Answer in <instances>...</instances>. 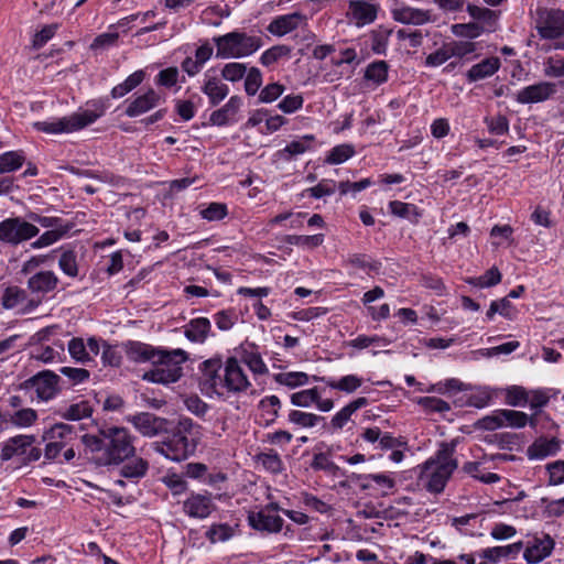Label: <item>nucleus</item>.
I'll list each match as a JSON object with an SVG mask.
<instances>
[{"label":"nucleus","instance_id":"1","mask_svg":"<svg viewBox=\"0 0 564 564\" xmlns=\"http://www.w3.org/2000/svg\"><path fill=\"white\" fill-rule=\"evenodd\" d=\"M74 224L59 217L30 213L28 217L12 216L0 221V243L17 248L34 238L31 249L47 248L68 236Z\"/></svg>","mask_w":564,"mask_h":564},{"label":"nucleus","instance_id":"2","mask_svg":"<svg viewBox=\"0 0 564 564\" xmlns=\"http://www.w3.org/2000/svg\"><path fill=\"white\" fill-rule=\"evenodd\" d=\"M200 390L206 395L240 397L252 389V383L237 357L205 360L200 366Z\"/></svg>","mask_w":564,"mask_h":564},{"label":"nucleus","instance_id":"3","mask_svg":"<svg viewBox=\"0 0 564 564\" xmlns=\"http://www.w3.org/2000/svg\"><path fill=\"white\" fill-rule=\"evenodd\" d=\"M134 436L124 427L102 429L99 435L85 434L82 442L97 466L120 465L135 454Z\"/></svg>","mask_w":564,"mask_h":564},{"label":"nucleus","instance_id":"4","mask_svg":"<svg viewBox=\"0 0 564 564\" xmlns=\"http://www.w3.org/2000/svg\"><path fill=\"white\" fill-rule=\"evenodd\" d=\"M455 446L448 443H442L437 452L419 465V484L431 494H441L444 491L449 478L458 467V462L454 457Z\"/></svg>","mask_w":564,"mask_h":564},{"label":"nucleus","instance_id":"5","mask_svg":"<svg viewBox=\"0 0 564 564\" xmlns=\"http://www.w3.org/2000/svg\"><path fill=\"white\" fill-rule=\"evenodd\" d=\"M88 108L83 111L73 112L69 116L36 121L33 127L41 132L50 134L72 133L84 129L102 117L108 108L104 99H95L87 104Z\"/></svg>","mask_w":564,"mask_h":564},{"label":"nucleus","instance_id":"6","mask_svg":"<svg viewBox=\"0 0 564 564\" xmlns=\"http://www.w3.org/2000/svg\"><path fill=\"white\" fill-rule=\"evenodd\" d=\"M161 352L153 361L154 368L145 371L142 379L161 384L174 383L183 376L182 365L188 359V355L181 348H162Z\"/></svg>","mask_w":564,"mask_h":564},{"label":"nucleus","instance_id":"7","mask_svg":"<svg viewBox=\"0 0 564 564\" xmlns=\"http://www.w3.org/2000/svg\"><path fill=\"white\" fill-rule=\"evenodd\" d=\"M216 57L221 59L243 58L256 53L262 45V39L242 31H232L213 37Z\"/></svg>","mask_w":564,"mask_h":564},{"label":"nucleus","instance_id":"8","mask_svg":"<svg viewBox=\"0 0 564 564\" xmlns=\"http://www.w3.org/2000/svg\"><path fill=\"white\" fill-rule=\"evenodd\" d=\"M35 442L34 435H17L8 438L1 445V460L8 462L13 457H20L23 465L37 462L42 456V451L34 446Z\"/></svg>","mask_w":564,"mask_h":564},{"label":"nucleus","instance_id":"9","mask_svg":"<svg viewBox=\"0 0 564 564\" xmlns=\"http://www.w3.org/2000/svg\"><path fill=\"white\" fill-rule=\"evenodd\" d=\"M534 28L543 40H557L564 36V10L546 7L536 8Z\"/></svg>","mask_w":564,"mask_h":564},{"label":"nucleus","instance_id":"10","mask_svg":"<svg viewBox=\"0 0 564 564\" xmlns=\"http://www.w3.org/2000/svg\"><path fill=\"white\" fill-rule=\"evenodd\" d=\"M151 446L154 452L173 462L187 459L196 449V444L181 431H175L164 441L153 442Z\"/></svg>","mask_w":564,"mask_h":564},{"label":"nucleus","instance_id":"11","mask_svg":"<svg viewBox=\"0 0 564 564\" xmlns=\"http://www.w3.org/2000/svg\"><path fill=\"white\" fill-rule=\"evenodd\" d=\"M58 375L51 370H43L26 379L20 384V389L24 391H34L36 399L40 401H50L59 392Z\"/></svg>","mask_w":564,"mask_h":564},{"label":"nucleus","instance_id":"12","mask_svg":"<svg viewBox=\"0 0 564 564\" xmlns=\"http://www.w3.org/2000/svg\"><path fill=\"white\" fill-rule=\"evenodd\" d=\"M59 279L54 271L41 270L28 279L26 288L40 307L56 291Z\"/></svg>","mask_w":564,"mask_h":564},{"label":"nucleus","instance_id":"13","mask_svg":"<svg viewBox=\"0 0 564 564\" xmlns=\"http://www.w3.org/2000/svg\"><path fill=\"white\" fill-rule=\"evenodd\" d=\"M523 545V558L527 564H538L549 557L555 546L554 539L544 532L528 535L525 541H520Z\"/></svg>","mask_w":564,"mask_h":564},{"label":"nucleus","instance_id":"14","mask_svg":"<svg viewBox=\"0 0 564 564\" xmlns=\"http://www.w3.org/2000/svg\"><path fill=\"white\" fill-rule=\"evenodd\" d=\"M0 302L4 310L14 311L19 315H28L39 308L28 288L22 289L18 285L7 286Z\"/></svg>","mask_w":564,"mask_h":564},{"label":"nucleus","instance_id":"15","mask_svg":"<svg viewBox=\"0 0 564 564\" xmlns=\"http://www.w3.org/2000/svg\"><path fill=\"white\" fill-rule=\"evenodd\" d=\"M101 349V339L90 336L85 341L82 337H73L67 344L70 358L80 365H88L95 360Z\"/></svg>","mask_w":564,"mask_h":564},{"label":"nucleus","instance_id":"16","mask_svg":"<svg viewBox=\"0 0 564 564\" xmlns=\"http://www.w3.org/2000/svg\"><path fill=\"white\" fill-rule=\"evenodd\" d=\"M164 101L165 99L159 91L153 88H148L141 94L133 95L126 101L127 107L124 109V115L129 118H135L155 109Z\"/></svg>","mask_w":564,"mask_h":564},{"label":"nucleus","instance_id":"17","mask_svg":"<svg viewBox=\"0 0 564 564\" xmlns=\"http://www.w3.org/2000/svg\"><path fill=\"white\" fill-rule=\"evenodd\" d=\"M376 0H349L346 18L357 28L371 24L378 15Z\"/></svg>","mask_w":564,"mask_h":564},{"label":"nucleus","instance_id":"18","mask_svg":"<svg viewBox=\"0 0 564 564\" xmlns=\"http://www.w3.org/2000/svg\"><path fill=\"white\" fill-rule=\"evenodd\" d=\"M556 94V84L552 82H539L517 91L514 99L518 104H538L552 98Z\"/></svg>","mask_w":564,"mask_h":564},{"label":"nucleus","instance_id":"19","mask_svg":"<svg viewBox=\"0 0 564 564\" xmlns=\"http://www.w3.org/2000/svg\"><path fill=\"white\" fill-rule=\"evenodd\" d=\"M200 90L207 96L210 106L219 105L229 95L228 85L213 68L204 73Z\"/></svg>","mask_w":564,"mask_h":564},{"label":"nucleus","instance_id":"20","mask_svg":"<svg viewBox=\"0 0 564 564\" xmlns=\"http://www.w3.org/2000/svg\"><path fill=\"white\" fill-rule=\"evenodd\" d=\"M360 437L365 442L376 444V448L380 451H391L395 447L409 448L404 437H394L391 433L382 432L377 426L365 429Z\"/></svg>","mask_w":564,"mask_h":564},{"label":"nucleus","instance_id":"21","mask_svg":"<svg viewBox=\"0 0 564 564\" xmlns=\"http://www.w3.org/2000/svg\"><path fill=\"white\" fill-rule=\"evenodd\" d=\"M247 519L252 529L269 534L279 533L284 523L279 514L270 513L268 509L262 508L258 511H249Z\"/></svg>","mask_w":564,"mask_h":564},{"label":"nucleus","instance_id":"22","mask_svg":"<svg viewBox=\"0 0 564 564\" xmlns=\"http://www.w3.org/2000/svg\"><path fill=\"white\" fill-rule=\"evenodd\" d=\"M129 421L143 436L147 437H153L164 432L167 423L165 419L148 412L138 413Z\"/></svg>","mask_w":564,"mask_h":564},{"label":"nucleus","instance_id":"23","mask_svg":"<svg viewBox=\"0 0 564 564\" xmlns=\"http://www.w3.org/2000/svg\"><path fill=\"white\" fill-rule=\"evenodd\" d=\"M392 19L402 24L423 25L433 22L432 12L412 8L406 4H400L392 9Z\"/></svg>","mask_w":564,"mask_h":564},{"label":"nucleus","instance_id":"24","mask_svg":"<svg viewBox=\"0 0 564 564\" xmlns=\"http://www.w3.org/2000/svg\"><path fill=\"white\" fill-rule=\"evenodd\" d=\"M240 365H245L254 376H264L269 372V369L254 344H248L241 346L239 350Z\"/></svg>","mask_w":564,"mask_h":564},{"label":"nucleus","instance_id":"25","mask_svg":"<svg viewBox=\"0 0 564 564\" xmlns=\"http://www.w3.org/2000/svg\"><path fill=\"white\" fill-rule=\"evenodd\" d=\"M214 510V503L208 496L191 494L183 502V511L191 518L205 519Z\"/></svg>","mask_w":564,"mask_h":564},{"label":"nucleus","instance_id":"26","mask_svg":"<svg viewBox=\"0 0 564 564\" xmlns=\"http://www.w3.org/2000/svg\"><path fill=\"white\" fill-rule=\"evenodd\" d=\"M360 479L362 489H377L382 496L391 494L397 485L393 473L367 474L361 476Z\"/></svg>","mask_w":564,"mask_h":564},{"label":"nucleus","instance_id":"27","mask_svg":"<svg viewBox=\"0 0 564 564\" xmlns=\"http://www.w3.org/2000/svg\"><path fill=\"white\" fill-rule=\"evenodd\" d=\"M161 349V347H154L137 340H129L124 344L127 357L134 362H153L159 354H162Z\"/></svg>","mask_w":564,"mask_h":564},{"label":"nucleus","instance_id":"28","mask_svg":"<svg viewBox=\"0 0 564 564\" xmlns=\"http://www.w3.org/2000/svg\"><path fill=\"white\" fill-rule=\"evenodd\" d=\"M468 14L485 29V33L496 32L500 11H495L485 7L468 3L466 8Z\"/></svg>","mask_w":564,"mask_h":564},{"label":"nucleus","instance_id":"29","mask_svg":"<svg viewBox=\"0 0 564 564\" xmlns=\"http://www.w3.org/2000/svg\"><path fill=\"white\" fill-rule=\"evenodd\" d=\"M183 328L184 336L195 344H204L212 334V324L207 317L193 318Z\"/></svg>","mask_w":564,"mask_h":564},{"label":"nucleus","instance_id":"30","mask_svg":"<svg viewBox=\"0 0 564 564\" xmlns=\"http://www.w3.org/2000/svg\"><path fill=\"white\" fill-rule=\"evenodd\" d=\"M522 549L521 542H516L503 546L484 549L480 551L479 556L489 564H497L503 558H516Z\"/></svg>","mask_w":564,"mask_h":564},{"label":"nucleus","instance_id":"31","mask_svg":"<svg viewBox=\"0 0 564 564\" xmlns=\"http://www.w3.org/2000/svg\"><path fill=\"white\" fill-rule=\"evenodd\" d=\"M303 21L304 17L299 12L280 15L270 22L268 31L273 35L283 36L296 30Z\"/></svg>","mask_w":564,"mask_h":564},{"label":"nucleus","instance_id":"32","mask_svg":"<svg viewBox=\"0 0 564 564\" xmlns=\"http://www.w3.org/2000/svg\"><path fill=\"white\" fill-rule=\"evenodd\" d=\"M313 380L321 381L325 383L326 387L345 392L347 394L357 391L362 386L364 382L362 378L356 375H347L339 379L313 376Z\"/></svg>","mask_w":564,"mask_h":564},{"label":"nucleus","instance_id":"33","mask_svg":"<svg viewBox=\"0 0 564 564\" xmlns=\"http://www.w3.org/2000/svg\"><path fill=\"white\" fill-rule=\"evenodd\" d=\"M501 62L499 57L491 56L473 65L466 73V79L469 83L478 82L492 76L499 70Z\"/></svg>","mask_w":564,"mask_h":564},{"label":"nucleus","instance_id":"34","mask_svg":"<svg viewBox=\"0 0 564 564\" xmlns=\"http://www.w3.org/2000/svg\"><path fill=\"white\" fill-rule=\"evenodd\" d=\"M560 448L561 443L556 437H540L528 447V456L530 459H543L555 455Z\"/></svg>","mask_w":564,"mask_h":564},{"label":"nucleus","instance_id":"35","mask_svg":"<svg viewBox=\"0 0 564 564\" xmlns=\"http://www.w3.org/2000/svg\"><path fill=\"white\" fill-rule=\"evenodd\" d=\"M314 141L315 137L313 134H305L288 143L285 148L276 152V155L282 160L290 161L293 158L312 150Z\"/></svg>","mask_w":564,"mask_h":564},{"label":"nucleus","instance_id":"36","mask_svg":"<svg viewBox=\"0 0 564 564\" xmlns=\"http://www.w3.org/2000/svg\"><path fill=\"white\" fill-rule=\"evenodd\" d=\"M241 106V98L231 96L229 100L219 109L212 112L209 122L213 126L223 127L229 123L232 117L238 112Z\"/></svg>","mask_w":564,"mask_h":564},{"label":"nucleus","instance_id":"37","mask_svg":"<svg viewBox=\"0 0 564 564\" xmlns=\"http://www.w3.org/2000/svg\"><path fill=\"white\" fill-rule=\"evenodd\" d=\"M460 470L467 476L487 485L499 482L501 479L498 474L488 471L484 467L482 462H466Z\"/></svg>","mask_w":564,"mask_h":564},{"label":"nucleus","instance_id":"38","mask_svg":"<svg viewBox=\"0 0 564 564\" xmlns=\"http://www.w3.org/2000/svg\"><path fill=\"white\" fill-rule=\"evenodd\" d=\"M367 404L368 399L365 397H359L352 400L332 417L330 425L335 430H341L350 420L351 415L359 409L366 406Z\"/></svg>","mask_w":564,"mask_h":564},{"label":"nucleus","instance_id":"39","mask_svg":"<svg viewBox=\"0 0 564 564\" xmlns=\"http://www.w3.org/2000/svg\"><path fill=\"white\" fill-rule=\"evenodd\" d=\"M145 78V72L142 69L135 70L134 73L130 74L122 83L116 85L112 87L110 91V96L113 99H119L133 89H135L138 86H140Z\"/></svg>","mask_w":564,"mask_h":564},{"label":"nucleus","instance_id":"40","mask_svg":"<svg viewBox=\"0 0 564 564\" xmlns=\"http://www.w3.org/2000/svg\"><path fill=\"white\" fill-rule=\"evenodd\" d=\"M273 380L289 389L304 387L310 383V376L303 371H285L273 375Z\"/></svg>","mask_w":564,"mask_h":564},{"label":"nucleus","instance_id":"41","mask_svg":"<svg viewBox=\"0 0 564 564\" xmlns=\"http://www.w3.org/2000/svg\"><path fill=\"white\" fill-rule=\"evenodd\" d=\"M388 63L386 61H376L366 67L364 78L377 87L388 80Z\"/></svg>","mask_w":564,"mask_h":564},{"label":"nucleus","instance_id":"42","mask_svg":"<svg viewBox=\"0 0 564 564\" xmlns=\"http://www.w3.org/2000/svg\"><path fill=\"white\" fill-rule=\"evenodd\" d=\"M25 162L23 151H8L0 154V174L19 170Z\"/></svg>","mask_w":564,"mask_h":564},{"label":"nucleus","instance_id":"43","mask_svg":"<svg viewBox=\"0 0 564 564\" xmlns=\"http://www.w3.org/2000/svg\"><path fill=\"white\" fill-rule=\"evenodd\" d=\"M502 415L505 427L521 429L528 423L531 426L535 425V420L529 419L528 414L521 411L502 409Z\"/></svg>","mask_w":564,"mask_h":564},{"label":"nucleus","instance_id":"44","mask_svg":"<svg viewBox=\"0 0 564 564\" xmlns=\"http://www.w3.org/2000/svg\"><path fill=\"white\" fill-rule=\"evenodd\" d=\"M93 413V408L88 401H79L68 405L63 412L62 417L68 421H79L89 417Z\"/></svg>","mask_w":564,"mask_h":564},{"label":"nucleus","instance_id":"45","mask_svg":"<svg viewBox=\"0 0 564 564\" xmlns=\"http://www.w3.org/2000/svg\"><path fill=\"white\" fill-rule=\"evenodd\" d=\"M466 282L473 286L481 289L491 288L501 282V273L498 270V268L492 267L480 276H473L466 279Z\"/></svg>","mask_w":564,"mask_h":564},{"label":"nucleus","instance_id":"46","mask_svg":"<svg viewBox=\"0 0 564 564\" xmlns=\"http://www.w3.org/2000/svg\"><path fill=\"white\" fill-rule=\"evenodd\" d=\"M389 209L391 214L399 218L417 220L421 217V213L415 205L400 200L390 202Z\"/></svg>","mask_w":564,"mask_h":564},{"label":"nucleus","instance_id":"47","mask_svg":"<svg viewBox=\"0 0 564 564\" xmlns=\"http://www.w3.org/2000/svg\"><path fill=\"white\" fill-rule=\"evenodd\" d=\"M355 147L349 143H343L334 147L326 156L328 164H341L355 155Z\"/></svg>","mask_w":564,"mask_h":564},{"label":"nucleus","instance_id":"48","mask_svg":"<svg viewBox=\"0 0 564 564\" xmlns=\"http://www.w3.org/2000/svg\"><path fill=\"white\" fill-rule=\"evenodd\" d=\"M235 534V528L228 523L212 524L205 535L210 543L226 542Z\"/></svg>","mask_w":564,"mask_h":564},{"label":"nucleus","instance_id":"49","mask_svg":"<svg viewBox=\"0 0 564 564\" xmlns=\"http://www.w3.org/2000/svg\"><path fill=\"white\" fill-rule=\"evenodd\" d=\"M288 419L291 423L299 425L301 427H305V429L314 427L321 421L324 420V417L321 415H317L314 413H308V412H303L300 410L290 411Z\"/></svg>","mask_w":564,"mask_h":564},{"label":"nucleus","instance_id":"50","mask_svg":"<svg viewBox=\"0 0 564 564\" xmlns=\"http://www.w3.org/2000/svg\"><path fill=\"white\" fill-rule=\"evenodd\" d=\"M497 313L509 319L514 317L516 310L507 296L499 301L491 302L489 310L486 313L487 319L491 321Z\"/></svg>","mask_w":564,"mask_h":564},{"label":"nucleus","instance_id":"51","mask_svg":"<svg viewBox=\"0 0 564 564\" xmlns=\"http://www.w3.org/2000/svg\"><path fill=\"white\" fill-rule=\"evenodd\" d=\"M544 75L551 78H560V85L564 88V56H551L544 62Z\"/></svg>","mask_w":564,"mask_h":564},{"label":"nucleus","instance_id":"52","mask_svg":"<svg viewBox=\"0 0 564 564\" xmlns=\"http://www.w3.org/2000/svg\"><path fill=\"white\" fill-rule=\"evenodd\" d=\"M285 242L304 249H314L324 242V235H289L285 237Z\"/></svg>","mask_w":564,"mask_h":564},{"label":"nucleus","instance_id":"53","mask_svg":"<svg viewBox=\"0 0 564 564\" xmlns=\"http://www.w3.org/2000/svg\"><path fill=\"white\" fill-rule=\"evenodd\" d=\"M149 469V464L145 459L138 457L122 466L120 474L126 478H142Z\"/></svg>","mask_w":564,"mask_h":564},{"label":"nucleus","instance_id":"54","mask_svg":"<svg viewBox=\"0 0 564 564\" xmlns=\"http://www.w3.org/2000/svg\"><path fill=\"white\" fill-rule=\"evenodd\" d=\"M37 420V413L31 408L20 409L14 413H9V421L12 426L29 427Z\"/></svg>","mask_w":564,"mask_h":564},{"label":"nucleus","instance_id":"55","mask_svg":"<svg viewBox=\"0 0 564 564\" xmlns=\"http://www.w3.org/2000/svg\"><path fill=\"white\" fill-rule=\"evenodd\" d=\"M451 31L455 36L476 39L485 33V29L477 22L456 23L451 26Z\"/></svg>","mask_w":564,"mask_h":564},{"label":"nucleus","instance_id":"56","mask_svg":"<svg viewBox=\"0 0 564 564\" xmlns=\"http://www.w3.org/2000/svg\"><path fill=\"white\" fill-rule=\"evenodd\" d=\"M503 391L508 405L524 406L529 402V392L521 386H510Z\"/></svg>","mask_w":564,"mask_h":564},{"label":"nucleus","instance_id":"57","mask_svg":"<svg viewBox=\"0 0 564 564\" xmlns=\"http://www.w3.org/2000/svg\"><path fill=\"white\" fill-rule=\"evenodd\" d=\"M257 462L269 473L280 474L283 470V462L276 452L261 453L257 456Z\"/></svg>","mask_w":564,"mask_h":564},{"label":"nucleus","instance_id":"58","mask_svg":"<svg viewBox=\"0 0 564 564\" xmlns=\"http://www.w3.org/2000/svg\"><path fill=\"white\" fill-rule=\"evenodd\" d=\"M199 215L203 219L208 221H218L228 215L227 205L224 203H209L205 207H200Z\"/></svg>","mask_w":564,"mask_h":564},{"label":"nucleus","instance_id":"59","mask_svg":"<svg viewBox=\"0 0 564 564\" xmlns=\"http://www.w3.org/2000/svg\"><path fill=\"white\" fill-rule=\"evenodd\" d=\"M495 395V390L489 387H478L475 391L468 397L467 403L470 406H475L478 409L485 408L490 404L492 398Z\"/></svg>","mask_w":564,"mask_h":564},{"label":"nucleus","instance_id":"60","mask_svg":"<svg viewBox=\"0 0 564 564\" xmlns=\"http://www.w3.org/2000/svg\"><path fill=\"white\" fill-rule=\"evenodd\" d=\"M311 467L314 470H323L332 476H337L339 467L325 453H316L313 456Z\"/></svg>","mask_w":564,"mask_h":564},{"label":"nucleus","instance_id":"61","mask_svg":"<svg viewBox=\"0 0 564 564\" xmlns=\"http://www.w3.org/2000/svg\"><path fill=\"white\" fill-rule=\"evenodd\" d=\"M247 74V66L243 63L230 62L221 68V77L224 80L231 83L239 82Z\"/></svg>","mask_w":564,"mask_h":564},{"label":"nucleus","instance_id":"62","mask_svg":"<svg viewBox=\"0 0 564 564\" xmlns=\"http://www.w3.org/2000/svg\"><path fill=\"white\" fill-rule=\"evenodd\" d=\"M285 91V86L280 83H270L265 85L258 95L259 102L271 104L278 100Z\"/></svg>","mask_w":564,"mask_h":564},{"label":"nucleus","instance_id":"63","mask_svg":"<svg viewBox=\"0 0 564 564\" xmlns=\"http://www.w3.org/2000/svg\"><path fill=\"white\" fill-rule=\"evenodd\" d=\"M476 427L485 431H495L505 427L502 409L495 410L491 414L479 419L476 423Z\"/></svg>","mask_w":564,"mask_h":564},{"label":"nucleus","instance_id":"64","mask_svg":"<svg viewBox=\"0 0 564 564\" xmlns=\"http://www.w3.org/2000/svg\"><path fill=\"white\" fill-rule=\"evenodd\" d=\"M214 322L221 332L230 330L238 322V315L234 310H223L214 314Z\"/></svg>","mask_w":564,"mask_h":564}]
</instances>
